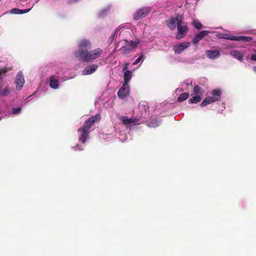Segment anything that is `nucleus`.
I'll use <instances>...</instances> for the list:
<instances>
[{"label": "nucleus", "instance_id": "1", "mask_svg": "<svg viewBox=\"0 0 256 256\" xmlns=\"http://www.w3.org/2000/svg\"><path fill=\"white\" fill-rule=\"evenodd\" d=\"M92 44L88 39H83L78 44V50L75 52L76 57L84 62H91L100 57L102 50L98 48L91 50Z\"/></svg>", "mask_w": 256, "mask_h": 256}, {"label": "nucleus", "instance_id": "2", "mask_svg": "<svg viewBox=\"0 0 256 256\" xmlns=\"http://www.w3.org/2000/svg\"><path fill=\"white\" fill-rule=\"evenodd\" d=\"M152 8L150 7H144L134 12L133 14V18L134 20H138L147 16Z\"/></svg>", "mask_w": 256, "mask_h": 256}, {"label": "nucleus", "instance_id": "3", "mask_svg": "<svg viewBox=\"0 0 256 256\" xmlns=\"http://www.w3.org/2000/svg\"><path fill=\"white\" fill-rule=\"evenodd\" d=\"M100 118V114L92 116L85 122L83 127L88 130L94 124V122L99 120Z\"/></svg>", "mask_w": 256, "mask_h": 256}, {"label": "nucleus", "instance_id": "4", "mask_svg": "<svg viewBox=\"0 0 256 256\" xmlns=\"http://www.w3.org/2000/svg\"><path fill=\"white\" fill-rule=\"evenodd\" d=\"M190 45V42H182L174 46L173 50L175 54H180L184 50L188 48Z\"/></svg>", "mask_w": 256, "mask_h": 256}, {"label": "nucleus", "instance_id": "5", "mask_svg": "<svg viewBox=\"0 0 256 256\" xmlns=\"http://www.w3.org/2000/svg\"><path fill=\"white\" fill-rule=\"evenodd\" d=\"M188 31V28L186 25H183L182 26L178 28V33L176 34V38L177 40H180L186 36Z\"/></svg>", "mask_w": 256, "mask_h": 256}, {"label": "nucleus", "instance_id": "6", "mask_svg": "<svg viewBox=\"0 0 256 256\" xmlns=\"http://www.w3.org/2000/svg\"><path fill=\"white\" fill-rule=\"evenodd\" d=\"M80 133L79 140L82 143L84 144L89 136V130L84 127L78 130Z\"/></svg>", "mask_w": 256, "mask_h": 256}, {"label": "nucleus", "instance_id": "7", "mask_svg": "<svg viewBox=\"0 0 256 256\" xmlns=\"http://www.w3.org/2000/svg\"><path fill=\"white\" fill-rule=\"evenodd\" d=\"M24 84V80L23 74L22 72H19L16 76V89L20 90L22 88Z\"/></svg>", "mask_w": 256, "mask_h": 256}, {"label": "nucleus", "instance_id": "8", "mask_svg": "<svg viewBox=\"0 0 256 256\" xmlns=\"http://www.w3.org/2000/svg\"><path fill=\"white\" fill-rule=\"evenodd\" d=\"M128 86L124 84L123 86L120 88L118 92V96L120 98H124L128 96Z\"/></svg>", "mask_w": 256, "mask_h": 256}, {"label": "nucleus", "instance_id": "9", "mask_svg": "<svg viewBox=\"0 0 256 256\" xmlns=\"http://www.w3.org/2000/svg\"><path fill=\"white\" fill-rule=\"evenodd\" d=\"M210 33L208 30H202L197 35H196L192 39V42L194 44H196L198 43L200 40H202L205 36H207Z\"/></svg>", "mask_w": 256, "mask_h": 256}, {"label": "nucleus", "instance_id": "10", "mask_svg": "<svg viewBox=\"0 0 256 256\" xmlns=\"http://www.w3.org/2000/svg\"><path fill=\"white\" fill-rule=\"evenodd\" d=\"M98 68V66L96 64L90 65L84 68L82 72V74L83 75H89L92 74Z\"/></svg>", "mask_w": 256, "mask_h": 256}, {"label": "nucleus", "instance_id": "11", "mask_svg": "<svg viewBox=\"0 0 256 256\" xmlns=\"http://www.w3.org/2000/svg\"><path fill=\"white\" fill-rule=\"evenodd\" d=\"M206 54L208 57L210 59H215L220 56V51L218 50H206Z\"/></svg>", "mask_w": 256, "mask_h": 256}, {"label": "nucleus", "instance_id": "12", "mask_svg": "<svg viewBox=\"0 0 256 256\" xmlns=\"http://www.w3.org/2000/svg\"><path fill=\"white\" fill-rule=\"evenodd\" d=\"M120 119L122 120V123L124 125H128L130 124H134L138 121V118H130L127 116H121Z\"/></svg>", "mask_w": 256, "mask_h": 256}, {"label": "nucleus", "instance_id": "13", "mask_svg": "<svg viewBox=\"0 0 256 256\" xmlns=\"http://www.w3.org/2000/svg\"><path fill=\"white\" fill-rule=\"evenodd\" d=\"M138 108L140 112H146L148 110L149 111L148 103L146 101H141L139 104Z\"/></svg>", "mask_w": 256, "mask_h": 256}, {"label": "nucleus", "instance_id": "14", "mask_svg": "<svg viewBox=\"0 0 256 256\" xmlns=\"http://www.w3.org/2000/svg\"><path fill=\"white\" fill-rule=\"evenodd\" d=\"M50 85L52 88L54 89H56L58 88L59 82L58 80L56 78L55 76H52L50 77Z\"/></svg>", "mask_w": 256, "mask_h": 256}, {"label": "nucleus", "instance_id": "15", "mask_svg": "<svg viewBox=\"0 0 256 256\" xmlns=\"http://www.w3.org/2000/svg\"><path fill=\"white\" fill-rule=\"evenodd\" d=\"M166 25L170 30H174L176 26V18L172 17L169 18L166 22Z\"/></svg>", "mask_w": 256, "mask_h": 256}, {"label": "nucleus", "instance_id": "16", "mask_svg": "<svg viewBox=\"0 0 256 256\" xmlns=\"http://www.w3.org/2000/svg\"><path fill=\"white\" fill-rule=\"evenodd\" d=\"M230 54L235 58L238 60L240 62H242L243 55L240 52L237 50H232L230 52Z\"/></svg>", "mask_w": 256, "mask_h": 256}, {"label": "nucleus", "instance_id": "17", "mask_svg": "<svg viewBox=\"0 0 256 256\" xmlns=\"http://www.w3.org/2000/svg\"><path fill=\"white\" fill-rule=\"evenodd\" d=\"M124 84H128L130 81L132 77V72L130 70H126L124 72Z\"/></svg>", "mask_w": 256, "mask_h": 256}, {"label": "nucleus", "instance_id": "18", "mask_svg": "<svg viewBox=\"0 0 256 256\" xmlns=\"http://www.w3.org/2000/svg\"><path fill=\"white\" fill-rule=\"evenodd\" d=\"M212 97L216 102L220 100L221 95V91L220 90L214 89L212 90Z\"/></svg>", "mask_w": 256, "mask_h": 256}, {"label": "nucleus", "instance_id": "19", "mask_svg": "<svg viewBox=\"0 0 256 256\" xmlns=\"http://www.w3.org/2000/svg\"><path fill=\"white\" fill-rule=\"evenodd\" d=\"M233 39H235L236 41L247 42L252 40V38L250 36H236V38H234Z\"/></svg>", "mask_w": 256, "mask_h": 256}, {"label": "nucleus", "instance_id": "20", "mask_svg": "<svg viewBox=\"0 0 256 256\" xmlns=\"http://www.w3.org/2000/svg\"><path fill=\"white\" fill-rule=\"evenodd\" d=\"M214 102H216V101L214 100V98L212 97L208 96L203 100L200 106H204L208 104H212Z\"/></svg>", "mask_w": 256, "mask_h": 256}, {"label": "nucleus", "instance_id": "21", "mask_svg": "<svg viewBox=\"0 0 256 256\" xmlns=\"http://www.w3.org/2000/svg\"><path fill=\"white\" fill-rule=\"evenodd\" d=\"M10 91V88L6 86L4 89H2V86H0V96H8Z\"/></svg>", "mask_w": 256, "mask_h": 256}, {"label": "nucleus", "instance_id": "22", "mask_svg": "<svg viewBox=\"0 0 256 256\" xmlns=\"http://www.w3.org/2000/svg\"><path fill=\"white\" fill-rule=\"evenodd\" d=\"M120 50L124 54H128L130 53L131 51L133 50L128 44H126V46L122 47Z\"/></svg>", "mask_w": 256, "mask_h": 256}, {"label": "nucleus", "instance_id": "23", "mask_svg": "<svg viewBox=\"0 0 256 256\" xmlns=\"http://www.w3.org/2000/svg\"><path fill=\"white\" fill-rule=\"evenodd\" d=\"M189 96V94L188 92H183L181 94L180 96L177 98V101L178 102H182L186 100Z\"/></svg>", "mask_w": 256, "mask_h": 256}, {"label": "nucleus", "instance_id": "24", "mask_svg": "<svg viewBox=\"0 0 256 256\" xmlns=\"http://www.w3.org/2000/svg\"><path fill=\"white\" fill-rule=\"evenodd\" d=\"M201 100V97L200 96H192L188 100L189 104H196Z\"/></svg>", "mask_w": 256, "mask_h": 256}, {"label": "nucleus", "instance_id": "25", "mask_svg": "<svg viewBox=\"0 0 256 256\" xmlns=\"http://www.w3.org/2000/svg\"><path fill=\"white\" fill-rule=\"evenodd\" d=\"M160 121L158 118L154 119L153 121L149 122L148 126L150 128H156L159 126Z\"/></svg>", "mask_w": 256, "mask_h": 256}, {"label": "nucleus", "instance_id": "26", "mask_svg": "<svg viewBox=\"0 0 256 256\" xmlns=\"http://www.w3.org/2000/svg\"><path fill=\"white\" fill-rule=\"evenodd\" d=\"M12 68H4L0 69V80L3 78V74L7 72L8 70H11Z\"/></svg>", "mask_w": 256, "mask_h": 256}, {"label": "nucleus", "instance_id": "27", "mask_svg": "<svg viewBox=\"0 0 256 256\" xmlns=\"http://www.w3.org/2000/svg\"><path fill=\"white\" fill-rule=\"evenodd\" d=\"M176 25L177 26V28H178L179 26H182L183 25H182V18L181 16L179 14H178L176 18Z\"/></svg>", "mask_w": 256, "mask_h": 256}, {"label": "nucleus", "instance_id": "28", "mask_svg": "<svg viewBox=\"0 0 256 256\" xmlns=\"http://www.w3.org/2000/svg\"><path fill=\"white\" fill-rule=\"evenodd\" d=\"M138 44V42H134L133 40H130V44H128V45L130 47V48L132 50H134L137 47Z\"/></svg>", "mask_w": 256, "mask_h": 256}, {"label": "nucleus", "instance_id": "29", "mask_svg": "<svg viewBox=\"0 0 256 256\" xmlns=\"http://www.w3.org/2000/svg\"><path fill=\"white\" fill-rule=\"evenodd\" d=\"M192 24L198 30H200L202 26V25L200 22L196 20L193 21Z\"/></svg>", "mask_w": 256, "mask_h": 256}, {"label": "nucleus", "instance_id": "30", "mask_svg": "<svg viewBox=\"0 0 256 256\" xmlns=\"http://www.w3.org/2000/svg\"><path fill=\"white\" fill-rule=\"evenodd\" d=\"M234 38H236V36L234 35H228V34H225L224 36H223L221 37L222 38L226 39V40H234L236 41L235 39H233Z\"/></svg>", "mask_w": 256, "mask_h": 256}, {"label": "nucleus", "instance_id": "31", "mask_svg": "<svg viewBox=\"0 0 256 256\" xmlns=\"http://www.w3.org/2000/svg\"><path fill=\"white\" fill-rule=\"evenodd\" d=\"M194 94H200L201 93V88L198 85H195L194 88Z\"/></svg>", "mask_w": 256, "mask_h": 256}, {"label": "nucleus", "instance_id": "32", "mask_svg": "<svg viewBox=\"0 0 256 256\" xmlns=\"http://www.w3.org/2000/svg\"><path fill=\"white\" fill-rule=\"evenodd\" d=\"M11 13L14 14H22V10L16 8H14L11 10Z\"/></svg>", "mask_w": 256, "mask_h": 256}, {"label": "nucleus", "instance_id": "33", "mask_svg": "<svg viewBox=\"0 0 256 256\" xmlns=\"http://www.w3.org/2000/svg\"><path fill=\"white\" fill-rule=\"evenodd\" d=\"M144 55L141 53L139 57L133 62L132 65H136L140 62L143 58Z\"/></svg>", "mask_w": 256, "mask_h": 256}, {"label": "nucleus", "instance_id": "34", "mask_svg": "<svg viewBox=\"0 0 256 256\" xmlns=\"http://www.w3.org/2000/svg\"><path fill=\"white\" fill-rule=\"evenodd\" d=\"M250 58L253 61H256V51L250 54Z\"/></svg>", "mask_w": 256, "mask_h": 256}, {"label": "nucleus", "instance_id": "35", "mask_svg": "<svg viewBox=\"0 0 256 256\" xmlns=\"http://www.w3.org/2000/svg\"><path fill=\"white\" fill-rule=\"evenodd\" d=\"M129 64H130L129 62H126V64H124V65L123 68L122 70V71L123 72H126V70H127L128 68Z\"/></svg>", "mask_w": 256, "mask_h": 256}, {"label": "nucleus", "instance_id": "36", "mask_svg": "<svg viewBox=\"0 0 256 256\" xmlns=\"http://www.w3.org/2000/svg\"><path fill=\"white\" fill-rule=\"evenodd\" d=\"M21 110V107L14 108L12 110V112H20Z\"/></svg>", "mask_w": 256, "mask_h": 256}, {"label": "nucleus", "instance_id": "37", "mask_svg": "<svg viewBox=\"0 0 256 256\" xmlns=\"http://www.w3.org/2000/svg\"><path fill=\"white\" fill-rule=\"evenodd\" d=\"M74 148L75 150H83L82 148H80V146L78 145H76Z\"/></svg>", "mask_w": 256, "mask_h": 256}, {"label": "nucleus", "instance_id": "38", "mask_svg": "<svg viewBox=\"0 0 256 256\" xmlns=\"http://www.w3.org/2000/svg\"><path fill=\"white\" fill-rule=\"evenodd\" d=\"M30 10V9L22 10V14H24L28 12Z\"/></svg>", "mask_w": 256, "mask_h": 256}, {"label": "nucleus", "instance_id": "39", "mask_svg": "<svg viewBox=\"0 0 256 256\" xmlns=\"http://www.w3.org/2000/svg\"><path fill=\"white\" fill-rule=\"evenodd\" d=\"M253 70L255 72H256V66L253 68Z\"/></svg>", "mask_w": 256, "mask_h": 256}, {"label": "nucleus", "instance_id": "40", "mask_svg": "<svg viewBox=\"0 0 256 256\" xmlns=\"http://www.w3.org/2000/svg\"><path fill=\"white\" fill-rule=\"evenodd\" d=\"M114 34H113L110 37V38H112L114 37Z\"/></svg>", "mask_w": 256, "mask_h": 256}, {"label": "nucleus", "instance_id": "41", "mask_svg": "<svg viewBox=\"0 0 256 256\" xmlns=\"http://www.w3.org/2000/svg\"><path fill=\"white\" fill-rule=\"evenodd\" d=\"M126 42V43H128V40H125Z\"/></svg>", "mask_w": 256, "mask_h": 256}]
</instances>
